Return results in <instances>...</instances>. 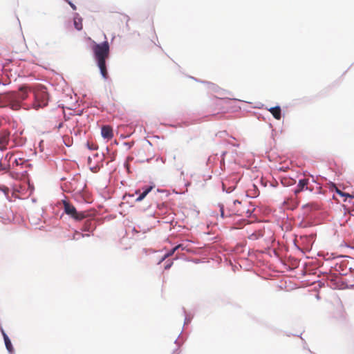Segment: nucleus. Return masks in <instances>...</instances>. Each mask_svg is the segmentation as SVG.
<instances>
[{
  "label": "nucleus",
  "mask_w": 354,
  "mask_h": 354,
  "mask_svg": "<svg viewBox=\"0 0 354 354\" xmlns=\"http://www.w3.org/2000/svg\"><path fill=\"white\" fill-rule=\"evenodd\" d=\"M91 49L93 53V57L97 62V65L100 71V73L103 78L108 77V72L106 66V60L109 57L110 46L107 40L97 44L95 41L91 40Z\"/></svg>",
  "instance_id": "obj_1"
},
{
  "label": "nucleus",
  "mask_w": 354,
  "mask_h": 354,
  "mask_svg": "<svg viewBox=\"0 0 354 354\" xmlns=\"http://www.w3.org/2000/svg\"><path fill=\"white\" fill-rule=\"evenodd\" d=\"M179 250H183V248L180 244L174 247L169 252L165 253L162 252H155L151 258L154 259V263L160 264L162 261H165V266H172L174 263L173 260L180 257Z\"/></svg>",
  "instance_id": "obj_2"
},
{
  "label": "nucleus",
  "mask_w": 354,
  "mask_h": 354,
  "mask_svg": "<svg viewBox=\"0 0 354 354\" xmlns=\"http://www.w3.org/2000/svg\"><path fill=\"white\" fill-rule=\"evenodd\" d=\"M221 215L223 218L229 217L233 215L243 216L245 209L241 201L238 200L229 201L224 205H219Z\"/></svg>",
  "instance_id": "obj_3"
},
{
  "label": "nucleus",
  "mask_w": 354,
  "mask_h": 354,
  "mask_svg": "<svg viewBox=\"0 0 354 354\" xmlns=\"http://www.w3.org/2000/svg\"><path fill=\"white\" fill-rule=\"evenodd\" d=\"M33 92L35 96V108L38 109L46 106L48 102V95L46 88L39 86L36 87Z\"/></svg>",
  "instance_id": "obj_4"
},
{
  "label": "nucleus",
  "mask_w": 354,
  "mask_h": 354,
  "mask_svg": "<svg viewBox=\"0 0 354 354\" xmlns=\"http://www.w3.org/2000/svg\"><path fill=\"white\" fill-rule=\"evenodd\" d=\"M64 212L77 221L86 218L88 214L86 212H78L74 205L67 201H63Z\"/></svg>",
  "instance_id": "obj_5"
},
{
  "label": "nucleus",
  "mask_w": 354,
  "mask_h": 354,
  "mask_svg": "<svg viewBox=\"0 0 354 354\" xmlns=\"http://www.w3.org/2000/svg\"><path fill=\"white\" fill-rule=\"evenodd\" d=\"M309 185V179L308 178H302L300 179L298 182L297 188L294 190V194L296 197L298 196L299 193L304 190H309L310 192L313 191V188L308 186Z\"/></svg>",
  "instance_id": "obj_6"
},
{
  "label": "nucleus",
  "mask_w": 354,
  "mask_h": 354,
  "mask_svg": "<svg viewBox=\"0 0 354 354\" xmlns=\"http://www.w3.org/2000/svg\"><path fill=\"white\" fill-rule=\"evenodd\" d=\"M14 97H18V93L16 92L0 94V106H8V104L13 100Z\"/></svg>",
  "instance_id": "obj_7"
},
{
  "label": "nucleus",
  "mask_w": 354,
  "mask_h": 354,
  "mask_svg": "<svg viewBox=\"0 0 354 354\" xmlns=\"http://www.w3.org/2000/svg\"><path fill=\"white\" fill-rule=\"evenodd\" d=\"M10 132L8 130H2L0 131V150L6 149L7 145L10 141Z\"/></svg>",
  "instance_id": "obj_8"
},
{
  "label": "nucleus",
  "mask_w": 354,
  "mask_h": 354,
  "mask_svg": "<svg viewBox=\"0 0 354 354\" xmlns=\"http://www.w3.org/2000/svg\"><path fill=\"white\" fill-rule=\"evenodd\" d=\"M101 135L102 136L107 140H111L113 137V129L109 125L102 126L101 128Z\"/></svg>",
  "instance_id": "obj_9"
},
{
  "label": "nucleus",
  "mask_w": 354,
  "mask_h": 354,
  "mask_svg": "<svg viewBox=\"0 0 354 354\" xmlns=\"http://www.w3.org/2000/svg\"><path fill=\"white\" fill-rule=\"evenodd\" d=\"M95 221L93 219H88L84 222L82 230L84 232H92L95 229Z\"/></svg>",
  "instance_id": "obj_10"
},
{
  "label": "nucleus",
  "mask_w": 354,
  "mask_h": 354,
  "mask_svg": "<svg viewBox=\"0 0 354 354\" xmlns=\"http://www.w3.org/2000/svg\"><path fill=\"white\" fill-rule=\"evenodd\" d=\"M152 189H153V187L149 186V187H147L146 188H143L142 192H140V190H136L135 193H136V194H138V196L136 199V201L140 202V201H142L146 197V196L152 190Z\"/></svg>",
  "instance_id": "obj_11"
},
{
  "label": "nucleus",
  "mask_w": 354,
  "mask_h": 354,
  "mask_svg": "<svg viewBox=\"0 0 354 354\" xmlns=\"http://www.w3.org/2000/svg\"><path fill=\"white\" fill-rule=\"evenodd\" d=\"M269 111L272 113L273 117L277 120H280L281 118V111L279 106L272 107L269 109Z\"/></svg>",
  "instance_id": "obj_12"
},
{
  "label": "nucleus",
  "mask_w": 354,
  "mask_h": 354,
  "mask_svg": "<svg viewBox=\"0 0 354 354\" xmlns=\"http://www.w3.org/2000/svg\"><path fill=\"white\" fill-rule=\"evenodd\" d=\"M1 332H2L3 339H4L6 347L7 350L8 351V352L11 353L14 351L12 343H11L9 337H8V335L6 334V333L3 330H1Z\"/></svg>",
  "instance_id": "obj_13"
},
{
  "label": "nucleus",
  "mask_w": 354,
  "mask_h": 354,
  "mask_svg": "<svg viewBox=\"0 0 354 354\" xmlns=\"http://www.w3.org/2000/svg\"><path fill=\"white\" fill-rule=\"evenodd\" d=\"M30 91V88L26 86H22L19 88L20 94H18V97H20L21 100H25L28 96V91Z\"/></svg>",
  "instance_id": "obj_14"
},
{
  "label": "nucleus",
  "mask_w": 354,
  "mask_h": 354,
  "mask_svg": "<svg viewBox=\"0 0 354 354\" xmlns=\"http://www.w3.org/2000/svg\"><path fill=\"white\" fill-rule=\"evenodd\" d=\"M302 207L304 209H309L310 211H312V210L319 209L320 206L318 203L312 202V203H309L306 205H304Z\"/></svg>",
  "instance_id": "obj_15"
},
{
  "label": "nucleus",
  "mask_w": 354,
  "mask_h": 354,
  "mask_svg": "<svg viewBox=\"0 0 354 354\" xmlns=\"http://www.w3.org/2000/svg\"><path fill=\"white\" fill-rule=\"evenodd\" d=\"M74 26L77 30H81L83 28L82 19L80 17H75L73 19Z\"/></svg>",
  "instance_id": "obj_16"
},
{
  "label": "nucleus",
  "mask_w": 354,
  "mask_h": 354,
  "mask_svg": "<svg viewBox=\"0 0 354 354\" xmlns=\"http://www.w3.org/2000/svg\"><path fill=\"white\" fill-rule=\"evenodd\" d=\"M18 97H14L13 100H12L8 106H10L13 110H18L20 107L19 102L18 101Z\"/></svg>",
  "instance_id": "obj_17"
},
{
  "label": "nucleus",
  "mask_w": 354,
  "mask_h": 354,
  "mask_svg": "<svg viewBox=\"0 0 354 354\" xmlns=\"http://www.w3.org/2000/svg\"><path fill=\"white\" fill-rule=\"evenodd\" d=\"M296 180L290 178H283L281 179V183L283 186H290L295 184Z\"/></svg>",
  "instance_id": "obj_18"
},
{
  "label": "nucleus",
  "mask_w": 354,
  "mask_h": 354,
  "mask_svg": "<svg viewBox=\"0 0 354 354\" xmlns=\"http://www.w3.org/2000/svg\"><path fill=\"white\" fill-rule=\"evenodd\" d=\"M333 187H334L336 193L338 194L340 196H345L346 198H353V196L352 195L347 194V193H344V192H342L341 190H339L335 186V185L333 184ZM346 201V198L344 199V201Z\"/></svg>",
  "instance_id": "obj_19"
},
{
  "label": "nucleus",
  "mask_w": 354,
  "mask_h": 354,
  "mask_svg": "<svg viewBox=\"0 0 354 354\" xmlns=\"http://www.w3.org/2000/svg\"><path fill=\"white\" fill-rule=\"evenodd\" d=\"M289 203H291V205L288 207L290 209H295L298 205V201L292 199V198H288L287 201H284L285 205H288Z\"/></svg>",
  "instance_id": "obj_20"
},
{
  "label": "nucleus",
  "mask_w": 354,
  "mask_h": 354,
  "mask_svg": "<svg viewBox=\"0 0 354 354\" xmlns=\"http://www.w3.org/2000/svg\"><path fill=\"white\" fill-rule=\"evenodd\" d=\"M24 162V160L22 158H19V160L17 158H15L13 160V164L15 163L16 165H22Z\"/></svg>",
  "instance_id": "obj_21"
},
{
  "label": "nucleus",
  "mask_w": 354,
  "mask_h": 354,
  "mask_svg": "<svg viewBox=\"0 0 354 354\" xmlns=\"http://www.w3.org/2000/svg\"><path fill=\"white\" fill-rule=\"evenodd\" d=\"M14 154L13 153H8L6 156V159H8V161H10L13 157Z\"/></svg>",
  "instance_id": "obj_22"
},
{
  "label": "nucleus",
  "mask_w": 354,
  "mask_h": 354,
  "mask_svg": "<svg viewBox=\"0 0 354 354\" xmlns=\"http://www.w3.org/2000/svg\"><path fill=\"white\" fill-rule=\"evenodd\" d=\"M88 147L90 149H92V150H95L97 149V147L96 145H91V146H90L89 143H88Z\"/></svg>",
  "instance_id": "obj_23"
},
{
  "label": "nucleus",
  "mask_w": 354,
  "mask_h": 354,
  "mask_svg": "<svg viewBox=\"0 0 354 354\" xmlns=\"http://www.w3.org/2000/svg\"><path fill=\"white\" fill-rule=\"evenodd\" d=\"M250 239L251 240H255V239H258V236H257L256 234H252L250 236Z\"/></svg>",
  "instance_id": "obj_24"
},
{
  "label": "nucleus",
  "mask_w": 354,
  "mask_h": 354,
  "mask_svg": "<svg viewBox=\"0 0 354 354\" xmlns=\"http://www.w3.org/2000/svg\"><path fill=\"white\" fill-rule=\"evenodd\" d=\"M339 270L335 269V271L338 272L339 274H344V273H342V271H343V268L341 266H339Z\"/></svg>",
  "instance_id": "obj_25"
},
{
  "label": "nucleus",
  "mask_w": 354,
  "mask_h": 354,
  "mask_svg": "<svg viewBox=\"0 0 354 354\" xmlns=\"http://www.w3.org/2000/svg\"><path fill=\"white\" fill-rule=\"evenodd\" d=\"M69 4H70L71 7L74 10H76V6H75L73 3H71V2H70V3H69Z\"/></svg>",
  "instance_id": "obj_26"
},
{
  "label": "nucleus",
  "mask_w": 354,
  "mask_h": 354,
  "mask_svg": "<svg viewBox=\"0 0 354 354\" xmlns=\"http://www.w3.org/2000/svg\"><path fill=\"white\" fill-rule=\"evenodd\" d=\"M91 158L89 157L88 158V165H91Z\"/></svg>",
  "instance_id": "obj_27"
},
{
  "label": "nucleus",
  "mask_w": 354,
  "mask_h": 354,
  "mask_svg": "<svg viewBox=\"0 0 354 354\" xmlns=\"http://www.w3.org/2000/svg\"><path fill=\"white\" fill-rule=\"evenodd\" d=\"M77 233L78 234V232H77ZM79 234H80V233H79ZM80 235H81L82 237H84V236H85V235H84V234H80ZM86 236H88V234H86Z\"/></svg>",
  "instance_id": "obj_28"
},
{
  "label": "nucleus",
  "mask_w": 354,
  "mask_h": 354,
  "mask_svg": "<svg viewBox=\"0 0 354 354\" xmlns=\"http://www.w3.org/2000/svg\"><path fill=\"white\" fill-rule=\"evenodd\" d=\"M352 270H354V268H353L352 267H350V268H349V271H351V272Z\"/></svg>",
  "instance_id": "obj_29"
},
{
  "label": "nucleus",
  "mask_w": 354,
  "mask_h": 354,
  "mask_svg": "<svg viewBox=\"0 0 354 354\" xmlns=\"http://www.w3.org/2000/svg\"><path fill=\"white\" fill-rule=\"evenodd\" d=\"M92 171H93L94 172H96V168H95V170L92 169Z\"/></svg>",
  "instance_id": "obj_30"
}]
</instances>
